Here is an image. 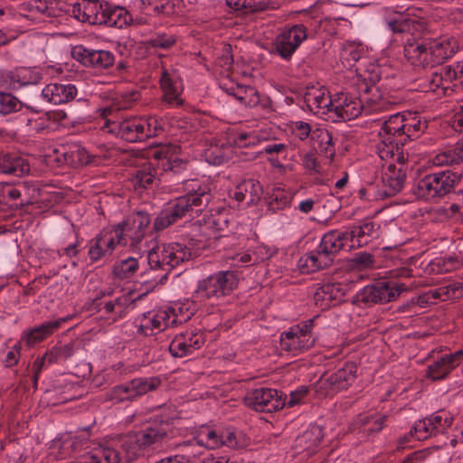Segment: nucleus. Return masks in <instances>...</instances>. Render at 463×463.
I'll return each mask as SVG.
<instances>
[{"mask_svg":"<svg viewBox=\"0 0 463 463\" xmlns=\"http://www.w3.org/2000/svg\"><path fill=\"white\" fill-rule=\"evenodd\" d=\"M160 85L165 100L169 103L176 101L177 105L183 104V100L179 98V92L166 70H163L161 73Z\"/></svg>","mask_w":463,"mask_h":463,"instance_id":"c9c22d12","label":"nucleus"},{"mask_svg":"<svg viewBox=\"0 0 463 463\" xmlns=\"http://www.w3.org/2000/svg\"><path fill=\"white\" fill-rule=\"evenodd\" d=\"M311 140L314 142V146L317 145V149L329 156L331 159L335 156V148L333 144V137L331 133L326 128H316L312 131Z\"/></svg>","mask_w":463,"mask_h":463,"instance_id":"c85d7f7f","label":"nucleus"},{"mask_svg":"<svg viewBox=\"0 0 463 463\" xmlns=\"http://www.w3.org/2000/svg\"><path fill=\"white\" fill-rule=\"evenodd\" d=\"M9 171L8 175H12L14 176H23L25 174H28L30 171V165L28 162L20 157L10 155V160H9Z\"/></svg>","mask_w":463,"mask_h":463,"instance_id":"de8ad7c7","label":"nucleus"},{"mask_svg":"<svg viewBox=\"0 0 463 463\" xmlns=\"http://www.w3.org/2000/svg\"><path fill=\"white\" fill-rule=\"evenodd\" d=\"M412 430L414 431L416 439L418 440L424 439L428 436L435 434L430 425H429L427 418L422 420H419L412 428Z\"/></svg>","mask_w":463,"mask_h":463,"instance_id":"5fc2aeb1","label":"nucleus"},{"mask_svg":"<svg viewBox=\"0 0 463 463\" xmlns=\"http://www.w3.org/2000/svg\"><path fill=\"white\" fill-rule=\"evenodd\" d=\"M72 57L86 67L108 69L115 63L114 54L109 51L90 50L76 46L71 51Z\"/></svg>","mask_w":463,"mask_h":463,"instance_id":"9d476101","label":"nucleus"},{"mask_svg":"<svg viewBox=\"0 0 463 463\" xmlns=\"http://www.w3.org/2000/svg\"><path fill=\"white\" fill-rule=\"evenodd\" d=\"M379 229L378 223L372 221L371 218H365L358 225L352 226L347 234L350 241L356 238L358 246L361 247L367 244L370 239L376 237Z\"/></svg>","mask_w":463,"mask_h":463,"instance_id":"4be33fe9","label":"nucleus"},{"mask_svg":"<svg viewBox=\"0 0 463 463\" xmlns=\"http://www.w3.org/2000/svg\"><path fill=\"white\" fill-rule=\"evenodd\" d=\"M177 38L174 34L165 33H156L147 40L146 43L151 48L169 50L176 43Z\"/></svg>","mask_w":463,"mask_h":463,"instance_id":"a18cd8bd","label":"nucleus"},{"mask_svg":"<svg viewBox=\"0 0 463 463\" xmlns=\"http://www.w3.org/2000/svg\"><path fill=\"white\" fill-rule=\"evenodd\" d=\"M323 439V430L319 426H311L296 439V446L308 453L313 452Z\"/></svg>","mask_w":463,"mask_h":463,"instance_id":"a878e982","label":"nucleus"},{"mask_svg":"<svg viewBox=\"0 0 463 463\" xmlns=\"http://www.w3.org/2000/svg\"><path fill=\"white\" fill-rule=\"evenodd\" d=\"M388 27L395 33H402L417 30L421 26V24L414 19L409 18L401 14L398 18L390 19L387 21Z\"/></svg>","mask_w":463,"mask_h":463,"instance_id":"e433bc0d","label":"nucleus"},{"mask_svg":"<svg viewBox=\"0 0 463 463\" xmlns=\"http://www.w3.org/2000/svg\"><path fill=\"white\" fill-rule=\"evenodd\" d=\"M239 189L245 192L246 203L248 205L257 204L263 195L262 185L255 179L242 181L239 184Z\"/></svg>","mask_w":463,"mask_h":463,"instance_id":"7c9ffc66","label":"nucleus"},{"mask_svg":"<svg viewBox=\"0 0 463 463\" xmlns=\"http://www.w3.org/2000/svg\"><path fill=\"white\" fill-rule=\"evenodd\" d=\"M347 232L330 231L324 234L321 239L318 249L328 259H331L333 264L337 253L345 247L347 241H350Z\"/></svg>","mask_w":463,"mask_h":463,"instance_id":"dca6fc26","label":"nucleus"},{"mask_svg":"<svg viewBox=\"0 0 463 463\" xmlns=\"http://www.w3.org/2000/svg\"><path fill=\"white\" fill-rule=\"evenodd\" d=\"M24 99L23 106L39 112L47 105L45 88L41 89L38 85L23 88L21 93Z\"/></svg>","mask_w":463,"mask_h":463,"instance_id":"b1692460","label":"nucleus"},{"mask_svg":"<svg viewBox=\"0 0 463 463\" xmlns=\"http://www.w3.org/2000/svg\"><path fill=\"white\" fill-rule=\"evenodd\" d=\"M69 317H62L53 321H47L42 325L31 329L24 336V340L27 345H33L36 343L43 341L47 336L51 335L53 332L58 330L63 322H66Z\"/></svg>","mask_w":463,"mask_h":463,"instance_id":"5701e85b","label":"nucleus"},{"mask_svg":"<svg viewBox=\"0 0 463 463\" xmlns=\"http://www.w3.org/2000/svg\"><path fill=\"white\" fill-rule=\"evenodd\" d=\"M108 398L118 402L132 401V396H130L128 382L124 384L114 386L109 392Z\"/></svg>","mask_w":463,"mask_h":463,"instance_id":"3c124183","label":"nucleus"},{"mask_svg":"<svg viewBox=\"0 0 463 463\" xmlns=\"http://www.w3.org/2000/svg\"><path fill=\"white\" fill-rule=\"evenodd\" d=\"M314 319H308L303 323L290 327L288 331L280 335V346L283 350L292 352L294 354L311 348L316 338L312 335Z\"/></svg>","mask_w":463,"mask_h":463,"instance_id":"6e6552de","label":"nucleus"},{"mask_svg":"<svg viewBox=\"0 0 463 463\" xmlns=\"http://www.w3.org/2000/svg\"><path fill=\"white\" fill-rule=\"evenodd\" d=\"M360 98L358 104L366 103L369 106H376L383 99V94L379 87L369 88L366 83H358Z\"/></svg>","mask_w":463,"mask_h":463,"instance_id":"4c0bfd02","label":"nucleus"},{"mask_svg":"<svg viewBox=\"0 0 463 463\" xmlns=\"http://www.w3.org/2000/svg\"><path fill=\"white\" fill-rule=\"evenodd\" d=\"M345 296V289L340 283H326L317 289L315 293L314 298L316 305H318L319 301L327 300L328 302L325 305L326 307H329V302L332 301L341 303L344 301ZM320 307L324 308L323 303L320 304Z\"/></svg>","mask_w":463,"mask_h":463,"instance_id":"393cba45","label":"nucleus"},{"mask_svg":"<svg viewBox=\"0 0 463 463\" xmlns=\"http://www.w3.org/2000/svg\"><path fill=\"white\" fill-rule=\"evenodd\" d=\"M427 127V122H421L419 117L410 116L409 118H406L405 136H402V137L404 139V146L408 141L418 138L425 132Z\"/></svg>","mask_w":463,"mask_h":463,"instance_id":"f704fd0d","label":"nucleus"},{"mask_svg":"<svg viewBox=\"0 0 463 463\" xmlns=\"http://www.w3.org/2000/svg\"><path fill=\"white\" fill-rule=\"evenodd\" d=\"M155 180V174L151 170L141 169L137 171L134 177L135 187L147 188L153 184Z\"/></svg>","mask_w":463,"mask_h":463,"instance_id":"603ef678","label":"nucleus"},{"mask_svg":"<svg viewBox=\"0 0 463 463\" xmlns=\"http://www.w3.org/2000/svg\"><path fill=\"white\" fill-rule=\"evenodd\" d=\"M239 282L235 271L225 270L214 273L199 282L197 293L206 298L227 296L237 288Z\"/></svg>","mask_w":463,"mask_h":463,"instance_id":"39448f33","label":"nucleus"},{"mask_svg":"<svg viewBox=\"0 0 463 463\" xmlns=\"http://www.w3.org/2000/svg\"><path fill=\"white\" fill-rule=\"evenodd\" d=\"M221 446H227L230 448H237L238 442L236 439L235 433L233 431H230V430L222 431Z\"/></svg>","mask_w":463,"mask_h":463,"instance_id":"774afa93","label":"nucleus"},{"mask_svg":"<svg viewBox=\"0 0 463 463\" xmlns=\"http://www.w3.org/2000/svg\"><path fill=\"white\" fill-rule=\"evenodd\" d=\"M306 100L307 102L314 100V103L317 108H326L328 109L329 108L333 107V101L325 98L324 93L317 96H314L312 93H307Z\"/></svg>","mask_w":463,"mask_h":463,"instance_id":"bf43d9fd","label":"nucleus"},{"mask_svg":"<svg viewBox=\"0 0 463 463\" xmlns=\"http://www.w3.org/2000/svg\"><path fill=\"white\" fill-rule=\"evenodd\" d=\"M458 289V287L455 284H449L447 287L439 288L435 290L429 291L428 293L430 294V299L434 302L436 299H441L446 300V298H449L450 297L449 293L452 292V295L456 294V290Z\"/></svg>","mask_w":463,"mask_h":463,"instance_id":"6e6d98bb","label":"nucleus"},{"mask_svg":"<svg viewBox=\"0 0 463 463\" xmlns=\"http://www.w3.org/2000/svg\"><path fill=\"white\" fill-rule=\"evenodd\" d=\"M458 69L459 66H457V68H452L451 66L442 67L439 71L440 80L451 82L453 80L458 79L459 77Z\"/></svg>","mask_w":463,"mask_h":463,"instance_id":"052dcab7","label":"nucleus"},{"mask_svg":"<svg viewBox=\"0 0 463 463\" xmlns=\"http://www.w3.org/2000/svg\"><path fill=\"white\" fill-rule=\"evenodd\" d=\"M47 104L60 105L71 101L77 95L72 84L50 83L45 86Z\"/></svg>","mask_w":463,"mask_h":463,"instance_id":"aec40b11","label":"nucleus"},{"mask_svg":"<svg viewBox=\"0 0 463 463\" xmlns=\"http://www.w3.org/2000/svg\"><path fill=\"white\" fill-rule=\"evenodd\" d=\"M406 290L402 283L391 280H378L365 286L357 293V300L371 306L374 304H385L397 299L402 292Z\"/></svg>","mask_w":463,"mask_h":463,"instance_id":"20e7f679","label":"nucleus"},{"mask_svg":"<svg viewBox=\"0 0 463 463\" xmlns=\"http://www.w3.org/2000/svg\"><path fill=\"white\" fill-rule=\"evenodd\" d=\"M243 401L247 407L260 412L277 411L286 404L285 398L277 390L265 387L249 391Z\"/></svg>","mask_w":463,"mask_h":463,"instance_id":"1a4fd4ad","label":"nucleus"},{"mask_svg":"<svg viewBox=\"0 0 463 463\" xmlns=\"http://www.w3.org/2000/svg\"><path fill=\"white\" fill-rule=\"evenodd\" d=\"M103 239H105V234L97 235L90 247L89 256L93 262L98 261L108 253L102 245Z\"/></svg>","mask_w":463,"mask_h":463,"instance_id":"8fccbe9b","label":"nucleus"},{"mask_svg":"<svg viewBox=\"0 0 463 463\" xmlns=\"http://www.w3.org/2000/svg\"><path fill=\"white\" fill-rule=\"evenodd\" d=\"M131 128H133L134 136H137V142L156 136V128H152L151 122L141 119H132Z\"/></svg>","mask_w":463,"mask_h":463,"instance_id":"a19ab883","label":"nucleus"},{"mask_svg":"<svg viewBox=\"0 0 463 463\" xmlns=\"http://www.w3.org/2000/svg\"><path fill=\"white\" fill-rule=\"evenodd\" d=\"M227 93L245 106L255 107L260 103L259 92L251 86L238 84L228 89Z\"/></svg>","mask_w":463,"mask_h":463,"instance_id":"bb28decb","label":"nucleus"},{"mask_svg":"<svg viewBox=\"0 0 463 463\" xmlns=\"http://www.w3.org/2000/svg\"><path fill=\"white\" fill-rule=\"evenodd\" d=\"M447 164H460L463 162V138L458 141L452 150L445 153Z\"/></svg>","mask_w":463,"mask_h":463,"instance_id":"864d4df0","label":"nucleus"},{"mask_svg":"<svg viewBox=\"0 0 463 463\" xmlns=\"http://www.w3.org/2000/svg\"><path fill=\"white\" fill-rule=\"evenodd\" d=\"M269 209L275 211L284 208L289 202L288 197L285 194L284 191L279 188H275L272 194L267 198Z\"/></svg>","mask_w":463,"mask_h":463,"instance_id":"09e8293b","label":"nucleus"},{"mask_svg":"<svg viewBox=\"0 0 463 463\" xmlns=\"http://www.w3.org/2000/svg\"><path fill=\"white\" fill-rule=\"evenodd\" d=\"M387 420L386 415H379L377 413L359 414L352 422V429L358 430L366 436L380 432Z\"/></svg>","mask_w":463,"mask_h":463,"instance_id":"6ab92c4d","label":"nucleus"},{"mask_svg":"<svg viewBox=\"0 0 463 463\" xmlns=\"http://www.w3.org/2000/svg\"><path fill=\"white\" fill-rule=\"evenodd\" d=\"M368 75L364 76L359 83H366L369 88L378 87L377 83L381 80L380 69H373L372 71H367Z\"/></svg>","mask_w":463,"mask_h":463,"instance_id":"e2e57ef3","label":"nucleus"},{"mask_svg":"<svg viewBox=\"0 0 463 463\" xmlns=\"http://www.w3.org/2000/svg\"><path fill=\"white\" fill-rule=\"evenodd\" d=\"M150 215L144 212L138 211L135 213L133 218V226L136 229L134 237L132 238L137 242L140 241L144 238V230L150 224Z\"/></svg>","mask_w":463,"mask_h":463,"instance_id":"37998d69","label":"nucleus"},{"mask_svg":"<svg viewBox=\"0 0 463 463\" xmlns=\"http://www.w3.org/2000/svg\"><path fill=\"white\" fill-rule=\"evenodd\" d=\"M191 344H188L184 334L176 335L169 345V352L175 357H184L191 354Z\"/></svg>","mask_w":463,"mask_h":463,"instance_id":"c03bdc74","label":"nucleus"},{"mask_svg":"<svg viewBox=\"0 0 463 463\" xmlns=\"http://www.w3.org/2000/svg\"><path fill=\"white\" fill-rule=\"evenodd\" d=\"M463 183L461 174L445 170L429 174L415 182L412 187L413 194L430 203H438L448 196L455 188Z\"/></svg>","mask_w":463,"mask_h":463,"instance_id":"f03ea898","label":"nucleus"},{"mask_svg":"<svg viewBox=\"0 0 463 463\" xmlns=\"http://www.w3.org/2000/svg\"><path fill=\"white\" fill-rule=\"evenodd\" d=\"M307 270V272H315L319 269H324L332 265L331 259H328L321 250L317 248L316 251H311L306 255L305 264Z\"/></svg>","mask_w":463,"mask_h":463,"instance_id":"72a5a7b5","label":"nucleus"},{"mask_svg":"<svg viewBox=\"0 0 463 463\" xmlns=\"http://www.w3.org/2000/svg\"><path fill=\"white\" fill-rule=\"evenodd\" d=\"M104 2L99 0H78L71 4V13L79 21L101 25Z\"/></svg>","mask_w":463,"mask_h":463,"instance_id":"f8f14e48","label":"nucleus"},{"mask_svg":"<svg viewBox=\"0 0 463 463\" xmlns=\"http://www.w3.org/2000/svg\"><path fill=\"white\" fill-rule=\"evenodd\" d=\"M430 455V450L425 449L417 450L408 455L402 463H418L422 462Z\"/></svg>","mask_w":463,"mask_h":463,"instance_id":"0e129e2a","label":"nucleus"},{"mask_svg":"<svg viewBox=\"0 0 463 463\" xmlns=\"http://www.w3.org/2000/svg\"><path fill=\"white\" fill-rule=\"evenodd\" d=\"M138 269L137 259L128 257L125 260L117 261L113 266L112 273L119 279L131 278Z\"/></svg>","mask_w":463,"mask_h":463,"instance_id":"2f4dec72","label":"nucleus"},{"mask_svg":"<svg viewBox=\"0 0 463 463\" xmlns=\"http://www.w3.org/2000/svg\"><path fill=\"white\" fill-rule=\"evenodd\" d=\"M307 38V28L303 24L293 25L284 32L277 43V50L284 59H289L303 40Z\"/></svg>","mask_w":463,"mask_h":463,"instance_id":"4468645a","label":"nucleus"},{"mask_svg":"<svg viewBox=\"0 0 463 463\" xmlns=\"http://www.w3.org/2000/svg\"><path fill=\"white\" fill-rule=\"evenodd\" d=\"M351 104H353V101H348L347 97H345V99L342 101L340 105L333 104V107L329 108L328 111H334L338 118L344 120L349 119L350 118L358 117L361 114V109L363 106H354L350 108ZM354 104H355V102H354Z\"/></svg>","mask_w":463,"mask_h":463,"instance_id":"58836bf2","label":"nucleus"},{"mask_svg":"<svg viewBox=\"0 0 463 463\" xmlns=\"http://www.w3.org/2000/svg\"><path fill=\"white\" fill-rule=\"evenodd\" d=\"M459 49L451 37L446 40L427 36L408 39L404 45V56L414 66L435 67L444 63Z\"/></svg>","mask_w":463,"mask_h":463,"instance_id":"f257e3e1","label":"nucleus"},{"mask_svg":"<svg viewBox=\"0 0 463 463\" xmlns=\"http://www.w3.org/2000/svg\"><path fill=\"white\" fill-rule=\"evenodd\" d=\"M406 117L400 113L393 114L384 121L379 136L382 142L386 146H404Z\"/></svg>","mask_w":463,"mask_h":463,"instance_id":"9b49d317","label":"nucleus"},{"mask_svg":"<svg viewBox=\"0 0 463 463\" xmlns=\"http://www.w3.org/2000/svg\"><path fill=\"white\" fill-rule=\"evenodd\" d=\"M212 196L208 191H195L175 199L171 206L163 210L154 221V230L162 231L188 213H201L209 204Z\"/></svg>","mask_w":463,"mask_h":463,"instance_id":"7ed1b4c3","label":"nucleus"},{"mask_svg":"<svg viewBox=\"0 0 463 463\" xmlns=\"http://www.w3.org/2000/svg\"><path fill=\"white\" fill-rule=\"evenodd\" d=\"M374 265V256L366 251H359L347 260L346 268L350 270L363 271L370 269Z\"/></svg>","mask_w":463,"mask_h":463,"instance_id":"473e14b6","label":"nucleus"},{"mask_svg":"<svg viewBox=\"0 0 463 463\" xmlns=\"http://www.w3.org/2000/svg\"><path fill=\"white\" fill-rule=\"evenodd\" d=\"M171 251L173 254H171L169 256V258L166 260V263H165V273L161 276V278L159 279V283L160 284H163L165 283V281L167 279V277H168V274L169 272L175 268L177 266V262L175 259H174V256H176L175 254V246L174 245H171Z\"/></svg>","mask_w":463,"mask_h":463,"instance_id":"680f3d73","label":"nucleus"},{"mask_svg":"<svg viewBox=\"0 0 463 463\" xmlns=\"http://www.w3.org/2000/svg\"><path fill=\"white\" fill-rule=\"evenodd\" d=\"M23 101L9 92L0 91V113L8 115L20 110Z\"/></svg>","mask_w":463,"mask_h":463,"instance_id":"ea45409f","label":"nucleus"},{"mask_svg":"<svg viewBox=\"0 0 463 463\" xmlns=\"http://www.w3.org/2000/svg\"><path fill=\"white\" fill-rule=\"evenodd\" d=\"M172 422L169 418L156 416L147 427L140 430L142 441L148 449L154 445L163 442L172 432Z\"/></svg>","mask_w":463,"mask_h":463,"instance_id":"ddd939ff","label":"nucleus"},{"mask_svg":"<svg viewBox=\"0 0 463 463\" xmlns=\"http://www.w3.org/2000/svg\"><path fill=\"white\" fill-rule=\"evenodd\" d=\"M43 75L38 71L22 69L10 76V85L13 89L38 85Z\"/></svg>","mask_w":463,"mask_h":463,"instance_id":"c756f323","label":"nucleus"},{"mask_svg":"<svg viewBox=\"0 0 463 463\" xmlns=\"http://www.w3.org/2000/svg\"><path fill=\"white\" fill-rule=\"evenodd\" d=\"M462 359V349L446 354L428 366L426 375L433 381L443 380L460 364Z\"/></svg>","mask_w":463,"mask_h":463,"instance_id":"2eb2a0df","label":"nucleus"},{"mask_svg":"<svg viewBox=\"0 0 463 463\" xmlns=\"http://www.w3.org/2000/svg\"><path fill=\"white\" fill-rule=\"evenodd\" d=\"M75 345V341H71L65 345H56L55 347L57 348L61 360L64 361L72 356L76 351Z\"/></svg>","mask_w":463,"mask_h":463,"instance_id":"13d9d810","label":"nucleus"},{"mask_svg":"<svg viewBox=\"0 0 463 463\" xmlns=\"http://www.w3.org/2000/svg\"><path fill=\"white\" fill-rule=\"evenodd\" d=\"M103 10L104 21H101V24L121 29L132 21V15L123 7L114 6L108 2H104Z\"/></svg>","mask_w":463,"mask_h":463,"instance_id":"412c9836","label":"nucleus"},{"mask_svg":"<svg viewBox=\"0 0 463 463\" xmlns=\"http://www.w3.org/2000/svg\"><path fill=\"white\" fill-rule=\"evenodd\" d=\"M407 179L406 168L397 167L395 165H389L387 171L383 175V182L385 184L383 195L392 197L402 191Z\"/></svg>","mask_w":463,"mask_h":463,"instance_id":"f3484780","label":"nucleus"},{"mask_svg":"<svg viewBox=\"0 0 463 463\" xmlns=\"http://www.w3.org/2000/svg\"><path fill=\"white\" fill-rule=\"evenodd\" d=\"M295 131L297 133V136L301 139L304 140L307 138L309 136L311 137L312 129L308 123L298 121L295 124Z\"/></svg>","mask_w":463,"mask_h":463,"instance_id":"69168bd1","label":"nucleus"},{"mask_svg":"<svg viewBox=\"0 0 463 463\" xmlns=\"http://www.w3.org/2000/svg\"><path fill=\"white\" fill-rule=\"evenodd\" d=\"M222 432H217L214 430H210L205 434L206 446L210 449H215L221 446Z\"/></svg>","mask_w":463,"mask_h":463,"instance_id":"338daca9","label":"nucleus"},{"mask_svg":"<svg viewBox=\"0 0 463 463\" xmlns=\"http://www.w3.org/2000/svg\"><path fill=\"white\" fill-rule=\"evenodd\" d=\"M463 183L460 186L455 188L448 196L451 200L449 212L451 217L458 216L463 219Z\"/></svg>","mask_w":463,"mask_h":463,"instance_id":"79ce46f5","label":"nucleus"},{"mask_svg":"<svg viewBox=\"0 0 463 463\" xmlns=\"http://www.w3.org/2000/svg\"><path fill=\"white\" fill-rule=\"evenodd\" d=\"M357 365L347 362L344 367L330 375H323L316 384V392L320 396H328L347 389L355 380Z\"/></svg>","mask_w":463,"mask_h":463,"instance_id":"423d86ee","label":"nucleus"},{"mask_svg":"<svg viewBox=\"0 0 463 463\" xmlns=\"http://www.w3.org/2000/svg\"><path fill=\"white\" fill-rule=\"evenodd\" d=\"M160 248L158 246L154 247L148 251L147 254V263L152 269H162L165 271V267L163 266L161 262V258L159 255Z\"/></svg>","mask_w":463,"mask_h":463,"instance_id":"4d7b16f0","label":"nucleus"},{"mask_svg":"<svg viewBox=\"0 0 463 463\" xmlns=\"http://www.w3.org/2000/svg\"><path fill=\"white\" fill-rule=\"evenodd\" d=\"M132 119L124 120L114 126L111 132L128 142H137V136H134V129L131 128Z\"/></svg>","mask_w":463,"mask_h":463,"instance_id":"49530a36","label":"nucleus"},{"mask_svg":"<svg viewBox=\"0 0 463 463\" xmlns=\"http://www.w3.org/2000/svg\"><path fill=\"white\" fill-rule=\"evenodd\" d=\"M357 365L347 362L344 367L330 375H323L316 384V392L320 396H328L347 389L355 380Z\"/></svg>","mask_w":463,"mask_h":463,"instance_id":"0eeeda50","label":"nucleus"},{"mask_svg":"<svg viewBox=\"0 0 463 463\" xmlns=\"http://www.w3.org/2000/svg\"><path fill=\"white\" fill-rule=\"evenodd\" d=\"M142 439L140 431L129 432L118 437L115 440V445L125 452L127 460L130 461L144 455L146 448Z\"/></svg>","mask_w":463,"mask_h":463,"instance_id":"a211bd4d","label":"nucleus"},{"mask_svg":"<svg viewBox=\"0 0 463 463\" xmlns=\"http://www.w3.org/2000/svg\"><path fill=\"white\" fill-rule=\"evenodd\" d=\"M159 377H140L128 382L132 401L138 396L156 390L161 384Z\"/></svg>","mask_w":463,"mask_h":463,"instance_id":"cd10ccee","label":"nucleus"}]
</instances>
